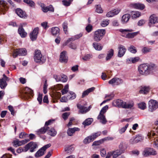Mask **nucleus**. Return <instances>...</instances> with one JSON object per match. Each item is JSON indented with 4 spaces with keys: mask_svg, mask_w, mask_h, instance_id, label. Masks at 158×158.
I'll use <instances>...</instances> for the list:
<instances>
[{
    "mask_svg": "<svg viewBox=\"0 0 158 158\" xmlns=\"http://www.w3.org/2000/svg\"><path fill=\"white\" fill-rule=\"evenodd\" d=\"M155 68V64L146 63L140 65L138 69L140 74L143 75H148L152 72Z\"/></svg>",
    "mask_w": 158,
    "mask_h": 158,
    "instance_id": "nucleus-1",
    "label": "nucleus"
},
{
    "mask_svg": "<svg viewBox=\"0 0 158 158\" xmlns=\"http://www.w3.org/2000/svg\"><path fill=\"white\" fill-rule=\"evenodd\" d=\"M113 104L115 106L126 109H131L133 106L134 105L132 101L126 102L119 99L114 101Z\"/></svg>",
    "mask_w": 158,
    "mask_h": 158,
    "instance_id": "nucleus-2",
    "label": "nucleus"
},
{
    "mask_svg": "<svg viewBox=\"0 0 158 158\" xmlns=\"http://www.w3.org/2000/svg\"><path fill=\"white\" fill-rule=\"evenodd\" d=\"M34 59L35 61L38 63L42 64L44 63L46 60L45 57L43 56L40 50H37L35 52Z\"/></svg>",
    "mask_w": 158,
    "mask_h": 158,
    "instance_id": "nucleus-3",
    "label": "nucleus"
},
{
    "mask_svg": "<svg viewBox=\"0 0 158 158\" xmlns=\"http://www.w3.org/2000/svg\"><path fill=\"white\" fill-rule=\"evenodd\" d=\"M106 33L105 29H99L94 32V39L95 41L99 42L102 38Z\"/></svg>",
    "mask_w": 158,
    "mask_h": 158,
    "instance_id": "nucleus-4",
    "label": "nucleus"
},
{
    "mask_svg": "<svg viewBox=\"0 0 158 158\" xmlns=\"http://www.w3.org/2000/svg\"><path fill=\"white\" fill-rule=\"evenodd\" d=\"M119 31L123 34L122 35L123 36L128 38H133L139 33V32L137 31L131 33H128L126 34H125V32H131L133 31V30L131 29H120Z\"/></svg>",
    "mask_w": 158,
    "mask_h": 158,
    "instance_id": "nucleus-5",
    "label": "nucleus"
},
{
    "mask_svg": "<svg viewBox=\"0 0 158 158\" xmlns=\"http://www.w3.org/2000/svg\"><path fill=\"white\" fill-rule=\"evenodd\" d=\"M108 108V106L107 105H106L103 107L101 110L99 114L97 117L98 119L100 120V122L103 124H106L107 122L105 118V116L103 114L106 112Z\"/></svg>",
    "mask_w": 158,
    "mask_h": 158,
    "instance_id": "nucleus-6",
    "label": "nucleus"
},
{
    "mask_svg": "<svg viewBox=\"0 0 158 158\" xmlns=\"http://www.w3.org/2000/svg\"><path fill=\"white\" fill-rule=\"evenodd\" d=\"M76 97V94L73 92H69L68 93L67 97H62L60 99V101L62 102H67L69 100H72L75 99Z\"/></svg>",
    "mask_w": 158,
    "mask_h": 158,
    "instance_id": "nucleus-7",
    "label": "nucleus"
},
{
    "mask_svg": "<svg viewBox=\"0 0 158 158\" xmlns=\"http://www.w3.org/2000/svg\"><path fill=\"white\" fill-rule=\"evenodd\" d=\"M37 145L36 143L31 142L26 145L24 147V152H27L30 149V152H32L34 151L35 149L37 148Z\"/></svg>",
    "mask_w": 158,
    "mask_h": 158,
    "instance_id": "nucleus-8",
    "label": "nucleus"
},
{
    "mask_svg": "<svg viewBox=\"0 0 158 158\" xmlns=\"http://www.w3.org/2000/svg\"><path fill=\"white\" fill-rule=\"evenodd\" d=\"M158 108V102L156 101L151 100L149 102L148 110L153 112Z\"/></svg>",
    "mask_w": 158,
    "mask_h": 158,
    "instance_id": "nucleus-9",
    "label": "nucleus"
},
{
    "mask_svg": "<svg viewBox=\"0 0 158 158\" xmlns=\"http://www.w3.org/2000/svg\"><path fill=\"white\" fill-rule=\"evenodd\" d=\"M156 154V152L153 148H146L143 152V155L145 156L150 155H155Z\"/></svg>",
    "mask_w": 158,
    "mask_h": 158,
    "instance_id": "nucleus-10",
    "label": "nucleus"
},
{
    "mask_svg": "<svg viewBox=\"0 0 158 158\" xmlns=\"http://www.w3.org/2000/svg\"><path fill=\"white\" fill-rule=\"evenodd\" d=\"M26 54L27 51L25 49H16L14 52L13 54V56L14 58H15L18 55L25 56Z\"/></svg>",
    "mask_w": 158,
    "mask_h": 158,
    "instance_id": "nucleus-11",
    "label": "nucleus"
},
{
    "mask_svg": "<svg viewBox=\"0 0 158 158\" xmlns=\"http://www.w3.org/2000/svg\"><path fill=\"white\" fill-rule=\"evenodd\" d=\"M39 28L36 27L30 33V37L32 41H33L36 40L39 33Z\"/></svg>",
    "mask_w": 158,
    "mask_h": 158,
    "instance_id": "nucleus-12",
    "label": "nucleus"
},
{
    "mask_svg": "<svg viewBox=\"0 0 158 158\" xmlns=\"http://www.w3.org/2000/svg\"><path fill=\"white\" fill-rule=\"evenodd\" d=\"M118 57H121L123 56L127 49L124 46L120 45L118 46Z\"/></svg>",
    "mask_w": 158,
    "mask_h": 158,
    "instance_id": "nucleus-13",
    "label": "nucleus"
},
{
    "mask_svg": "<svg viewBox=\"0 0 158 158\" xmlns=\"http://www.w3.org/2000/svg\"><path fill=\"white\" fill-rule=\"evenodd\" d=\"M123 82V81L122 79L120 78L117 77H114L110 80L108 83L110 84L114 85H119L122 84Z\"/></svg>",
    "mask_w": 158,
    "mask_h": 158,
    "instance_id": "nucleus-14",
    "label": "nucleus"
},
{
    "mask_svg": "<svg viewBox=\"0 0 158 158\" xmlns=\"http://www.w3.org/2000/svg\"><path fill=\"white\" fill-rule=\"evenodd\" d=\"M40 6L42 8V10L44 12H47L48 11L53 12L54 8L52 5H50L47 6H45L44 4H41Z\"/></svg>",
    "mask_w": 158,
    "mask_h": 158,
    "instance_id": "nucleus-15",
    "label": "nucleus"
},
{
    "mask_svg": "<svg viewBox=\"0 0 158 158\" xmlns=\"http://www.w3.org/2000/svg\"><path fill=\"white\" fill-rule=\"evenodd\" d=\"M8 9V7L6 6V2L4 1H0V11L3 12V14H5V12Z\"/></svg>",
    "mask_w": 158,
    "mask_h": 158,
    "instance_id": "nucleus-16",
    "label": "nucleus"
},
{
    "mask_svg": "<svg viewBox=\"0 0 158 158\" xmlns=\"http://www.w3.org/2000/svg\"><path fill=\"white\" fill-rule=\"evenodd\" d=\"M9 78L7 77L0 79V87L1 89H4L6 86L7 85L6 81H9Z\"/></svg>",
    "mask_w": 158,
    "mask_h": 158,
    "instance_id": "nucleus-17",
    "label": "nucleus"
},
{
    "mask_svg": "<svg viewBox=\"0 0 158 158\" xmlns=\"http://www.w3.org/2000/svg\"><path fill=\"white\" fill-rule=\"evenodd\" d=\"M77 107L79 109V112L81 114L86 113L90 110V106H89V108H87L86 107L80 104H77Z\"/></svg>",
    "mask_w": 158,
    "mask_h": 158,
    "instance_id": "nucleus-18",
    "label": "nucleus"
},
{
    "mask_svg": "<svg viewBox=\"0 0 158 158\" xmlns=\"http://www.w3.org/2000/svg\"><path fill=\"white\" fill-rule=\"evenodd\" d=\"M66 52H61L60 56V60L61 62L66 63L67 61L68 57L66 55Z\"/></svg>",
    "mask_w": 158,
    "mask_h": 158,
    "instance_id": "nucleus-19",
    "label": "nucleus"
},
{
    "mask_svg": "<svg viewBox=\"0 0 158 158\" xmlns=\"http://www.w3.org/2000/svg\"><path fill=\"white\" fill-rule=\"evenodd\" d=\"M15 12L17 15L20 18H25L26 17V13L20 8L17 9L15 10Z\"/></svg>",
    "mask_w": 158,
    "mask_h": 158,
    "instance_id": "nucleus-20",
    "label": "nucleus"
},
{
    "mask_svg": "<svg viewBox=\"0 0 158 158\" xmlns=\"http://www.w3.org/2000/svg\"><path fill=\"white\" fill-rule=\"evenodd\" d=\"M80 130V129L77 127H74L73 128H69L67 130V134L69 136H71L73 135L76 131H78Z\"/></svg>",
    "mask_w": 158,
    "mask_h": 158,
    "instance_id": "nucleus-21",
    "label": "nucleus"
},
{
    "mask_svg": "<svg viewBox=\"0 0 158 158\" xmlns=\"http://www.w3.org/2000/svg\"><path fill=\"white\" fill-rule=\"evenodd\" d=\"M60 30L57 27H54L51 28V32L53 35H59L60 34Z\"/></svg>",
    "mask_w": 158,
    "mask_h": 158,
    "instance_id": "nucleus-22",
    "label": "nucleus"
},
{
    "mask_svg": "<svg viewBox=\"0 0 158 158\" xmlns=\"http://www.w3.org/2000/svg\"><path fill=\"white\" fill-rule=\"evenodd\" d=\"M150 22L152 24H155L158 23V17L154 14L151 15L150 17Z\"/></svg>",
    "mask_w": 158,
    "mask_h": 158,
    "instance_id": "nucleus-23",
    "label": "nucleus"
},
{
    "mask_svg": "<svg viewBox=\"0 0 158 158\" xmlns=\"http://www.w3.org/2000/svg\"><path fill=\"white\" fill-rule=\"evenodd\" d=\"M33 93V91L28 87H26L23 92V96L25 97L29 96V95H31Z\"/></svg>",
    "mask_w": 158,
    "mask_h": 158,
    "instance_id": "nucleus-24",
    "label": "nucleus"
},
{
    "mask_svg": "<svg viewBox=\"0 0 158 158\" xmlns=\"http://www.w3.org/2000/svg\"><path fill=\"white\" fill-rule=\"evenodd\" d=\"M18 32L22 37H25L27 35V33L25 31L23 27L21 26L18 29Z\"/></svg>",
    "mask_w": 158,
    "mask_h": 158,
    "instance_id": "nucleus-25",
    "label": "nucleus"
},
{
    "mask_svg": "<svg viewBox=\"0 0 158 158\" xmlns=\"http://www.w3.org/2000/svg\"><path fill=\"white\" fill-rule=\"evenodd\" d=\"M49 127L47 126H45L40 129L37 131V134L40 135L44 134L47 130H48Z\"/></svg>",
    "mask_w": 158,
    "mask_h": 158,
    "instance_id": "nucleus-26",
    "label": "nucleus"
},
{
    "mask_svg": "<svg viewBox=\"0 0 158 158\" xmlns=\"http://www.w3.org/2000/svg\"><path fill=\"white\" fill-rule=\"evenodd\" d=\"M127 148V144L125 143L121 142L119 146V150L121 151L122 153H123L124 152Z\"/></svg>",
    "mask_w": 158,
    "mask_h": 158,
    "instance_id": "nucleus-27",
    "label": "nucleus"
},
{
    "mask_svg": "<svg viewBox=\"0 0 158 158\" xmlns=\"http://www.w3.org/2000/svg\"><path fill=\"white\" fill-rule=\"evenodd\" d=\"M130 18V15L129 14L123 15L122 18V22L123 24L127 23L129 20Z\"/></svg>",
    "mask_w": 158,
    "mask_h": 158,
    "instance_id": "nucleus-28",
    "label": "nucleus"
},
{
    "mask_svg": "<svg viewBox=\"0 0 158 158\" xmlns=\"http://www.w3.org/2000/svg\"><path fill=\"white\" fill-rule=\"evenodd\" d=\"M93 121L92 118H89L85 119L82 123V124L85 127L86 126L90 125Z\"/></svg>",
    "mask_w": 158,
    "mask_h": 158,
    "instance_id": "nucleus-29",
    "label": "nucleus"
},
{
    "mask_svg": "<svg viewBox=\"0 0 158 158\" xmlns=\"http://www.w3.org/2000/svg\"><path fill=\"white\" fill-rule=\"evenodd\" d=\"M133 6L136 9L142 10L145 8L144 5L140 3H134L132 4Z\"/></svg>",
    "mask_w": 158,
    "mask_h": 158,
    "instance_id": "nucleus-30",
    "label": "nucleus"
},
{
    "mask_svg": "<svg viewBox=\"0 0 158 158\" xmlns=\"http://www.w3.org/2000/svg\"><path fill=\"white\" fill-rule=\"evenodd\" d=\"M114 54V50L113 49H110L107 52V55L106 59V60H110Z\"/></svg>",
    "mask_w": 158,
    "mask_h": 158,
    "instance_id": "nucleus-31",
    "label": "nucleus"
},
{
    "mask_svg": "<svg viewBox=\"0 0 158 158\" xmlns=\"http://www.w3.org/2000/svg\"><path fill=\"white\" fill-rule=\"evenodd\" d=\"M110 152H111L112 156L113 158H116L122 153L121 151H120L119 150H116Z\"/></svg>",
    "mask_w": 158,
    "mask_h": 158,
    "instance_id": "nucleus-32",
    "label": "nucleus"
},
{
    "mask_svg": "<svg viewBox=\"0 0 158 158\" xmlns=\"http://www.w3.org/2000/svg\"><path fill=\"white\" fill-rule=\"evenodd\" d=\"M132 18L139 17L141 15V13L138 11H132L130 12Z\"/></svg>",
    "mask_w": 158,
    "mask_h": 158,
    "instance_id": "nucleus-33",
    "label": "nucleus"
},
{
    "mask_svg": "<svg viewBox=\"0 0 158 158\" xmlns=\"http://www.w3.org/2000/svg\"><path fill=\"white\" fill-rule=\"evenodd\" d=\"M47 131H48V134L52 136H54L56 134V131L53 128H52L50 129L49 128L48 130H47Z\"/></svg>",
    "mask_w": 158,
    "mask_h": 158,
    "instance_id": "nucleus-34",
    "label": "nucleus"
},
{
    "mask_svg": "<svg viewBox=\"0 0 158 158\" xmlns=\"http://www.w3.org/2000/svg\"><path fill=\"white\" fill-rule=\"evenodd\" d=\"M140 139L139 136H136L135 137H133L130 140V142L131 144L136 143L140 141Z\"/></svg>",
    "mask_w": 158,
    "mask_h": 158,
    "instance_id": "nucleus-35",
    "label": "nucleus"
},
{
    "mask_svg": "<svg viewBox=\"0 0 158 158\" xmlns=\"http://www.w3.org/2000/svg\"><path fill=\"white\" fill-rule=\"evenodd\" d=\"M149 89L150 88L149 87L144 86L139 91V92L140 93L146 94L149 92Z\"/></svg>",
    "mask_w": 158,
    "mask_h": 158,
    "instance_id": "nucleus-36",
    "label": "nucleus"
},
{
    "mask_svg": "<svg viewBox=\"0 0 158 158\" xmlns=\"http://www.w3.org/2000/svg\"><path fill=\"white\" fill-rule=\"evenodd\" d=\"M93 47L97 50L100 51L102 49L103 47L97 43H94L93 44Z\"/></svg>",
    "mask_w": 158,
    "mask_h": 158,
    "instance_id": "nucleus-37",
    "label": "nucleus"
},
{
    "mask_svg": "<svg viewBox=\"0 0 158 158\" xmlns=\"http://www.w3.org/2000/svg\"><path fill=\"white\" fill-rule=\"evenodd\" d=\"M44 151H43L42 149L41 148L35 154V157L37 158L43 156L44 154Z\"/></svg>",
    "mask_w": 158,
    "mask_h": 158,
    "instance_id": "nucleus-38",
    "label": "nucleus"
},
{
    "mask_svg": "<svg viewBox=\"0 0 158 158\" xmlns=\"http://www.w3.org/2000/svg\"><path fill=\"white\" fill-rule=\"evenodd\" d=\"M23 2L31 7H35V3L31 0H23Z\"/></svg>",
    "mask_w": 158,
    "mask_h": 158,
    "instance_id": "nucleus-39",
    "label": "nucleus"
},
{
    "mask_svg": "<svg viewBox=\"0 0 158 158\" xmlns=\"http://www.w3.org/2000/svg\"><path fill=\"white\" fill-rule=\"evenodd\" d=\"M93 141V139H92L90 136H89L85 139L83 141V143L84 144H87Z\"/></svg>",
    "mask_w": 158,
    "mask_h": 158,
    "instance_id": "nucleus-40",
    "label": "nucleus"
},
{
    "mask_svg": "<svg viewBox=\"0 0 158 158\" xmlns=\"http://www.w3.org/2000/svg\"><path fill=\"white\" fill-rule=\"evenodd\" d=\"M128 49L130 52L133 53H135L137 52L135 47L133 45H131L129 47Z\"/></svg>",
    "mask_w": 158,
    "mask_h": 158,
    "instance_id": "nucleus-41",
    "label": "nucleus"
},
{
    "mask_svg": "<svg viewBox=\"0 0 158 158\" xmlns=\"http://www.w3.org/2000/svg\"><path fill=\"white\" fill-rule=\"evenodd\" d=\"M74 150V148L73 146H70L65 148L64 150L65 152H66L67 153H70Z\"/></svg>",
    "mask_w": 158,
    "mask_h": 158,
    "instance_id": "nucleus-42",
    "label": "nucleus"
},
{
    "mask_svg": "<svg viewBox=\"0 0 158 158\" xmlns=\"http://www.w3.org/2000/svg\"><path fill=\"white\" fill-rule=\"evenodd\" d=\"M68 23H67L65 21L62 24L63 28L65 34H67V29H68Z\"/></svg>",
    "mask_w": 158,
    "mask_h": 158,
    "instance_id": "nucleus-43",
    "label": "nucleus"
},
{
    "mask_svg": "<svg viewBox=\"0 0 158 158\" xmlns=\"http://www.w3.org/2000/svg\"><path fill=\"white\" fill-rule=\"evenodd\" d=\"M96 11L98 13H101L103 12V10L102 9L100 5H97L96 6Z\"/></svg>",
    "mask_w": 158,
    "mask_h": 158,
    "instance_id": "nucleus-44",
    "label": "nucleus"
},
{
    "mask_svg": "<svg viewBox=\"0 0 158 158\" xmlns=\"http://www.w3.org/2000/svg\"><path fill=\"white\" fill-rule=\"evenodd\" d=\"M138 106L139 108L142 110H144L146 107V103L143 102L139 103L138 104Z\"/></svg>",
    "mask_w": 158,
    "mask_h": 158,
    "instance_id": "nucleus-45",
    "label": "nucleus"
},
{
    "mask_svg": "<svg viewBox=\"0 0 158 158\" xmlns=\"http://www.w3.org/2000/svg\"><path fill=\"white\" fill-rule=\"evenodd\" d=\"M92 56L90 54H87L85 55L83 57L82 59L84 61H87L92 58Z\"/></svg>",
    "mask_w": 158,
    "mask_h": 158,
    "instance_id": "nucleus-46",
    "label": "nucleus"
},
{
    "mask_svg": "<svg viewBox=\"0 0 158 158\" xmlns=\"http://www.w3.org/2000/svg\"><path fill=\"white\" fill-rule=\"evenodd\" d=\"M69 85H66L64 89L61 91L62 95L67 94L68 91Z\"/></svg>",
    "mask_w": 158,
    "mask_h": 158,
    "instance_id": "nucleus-47",
    "label": "nucleus"
},
{
    "mask_svg": "<svg viewBox=\"0 0 158 158\" xmlns=\"http://www.w3.org/2000/svg\"><path fill=\"white\" fill-rule=\"evenodd\" d=\"M47 80L45 79V82L43 87V92L44 94L47 93V89L48 85L47 84Z\"/></svg>",
    "mask_w": 158,
    "mask_h": 158,
    "instance_id": "nucleus-48",
    "label": "nucleus"
},
{
    "mask_svg": "<svg viewBox=\"0 0 158 158\" xmlns=\"http://www.w3.org/2000/svg\"><path fill=\"white\" fill-rule=\"evenodd\" d=\"M21 143L20 141H19L18 139H16L13 141V145L15 147L20 146H21Z\"/></svg>",
    "mask_w": 158,
    "mask_h": 158,
    "instance_id": "nucleus-49",
    "label": "nucleus"
},
{
    "mask_svg": "<svg viewBox=\"0 0 158 158\" xmlns=\"http://www.w3.org/2000/svg\"><path fill=\"white\" fill-rule=\"evenodd\" d=\"M109 23V20H104L101 23V25L103 27H105L107 26Z\"/></svg>",
    "mask_w": 158,
    "mask_h": 158,
    "instance_id": "nucleus-50",
    "label": "nucleus"
},
{
    "mask_svg": "<svg viewBox=\"0 0 158 158\" xmlns=\"http://www.w3.org/2000/svg\"><path fill=\"white\" fill-rule=\"evenodd\" d=\"M100 135V132H97L93 134L90 135V136L92 139H93V141H94L96 138L99 136Z\"/></svg>",
    "mask_w": 158,
    "mask_h": 158,
    "instance_id": "nucleus-51",
    "label": "nucleus"
},
{
    "mask_svg": "<svg viewBox=\"0 0 158 158\" xmlns=\"http://www.w3.org/2000/svg\"><path fill=\"white\" fill-rule=\"evenodd\" d=\"M152 50L151 48H147L146 47H144L142 50L143 52L144 53H147L148 52H150Z\"/></svg>",
    "mask_w": 158,
    "mask_h": 158,
    "instance_id": "nucleus-52",
    "label": "nucleus"
},
{
    "mask_svg": "<svg viewBox=\"0 0 158 158\" xmlns=\"http://www.w3.org/2000/svg\"><path fill=\"white\" fill-rule=\"evenodd\" d=\"M129 125L128 123L124 127L122 128L121 129L119 130V132L120 134H122L125 132L127 127Z\"/></svg>",
    "mask_w": 158,
    "mask_h": 158,
    "instance_id": "nucleus-53",
    "label": "nucleus"
},
{
    "mask_svg": "<svg viewBox=\"0 0 158 158\" xmlns=\"http://www.w3.org/2000/svg\"><path fill=\"white\" fill-rule=\"evenodd\" d=\"M139 59V58L138 57H136L134 58H131L130 60L132 63H135L138 61Z\"/></svg>",
    "mask_w": 158,
    "mask_h": 158,
    "instance_id": "nucleus-54",
    "label": "nucleus"
},
{
    "mask_svg": "<svg viewBox=\"0 0 158 158\" xmlns=\"http://www.w3.org/2000/svg\"><path fill=\"white\" fill-rule=\"evenodd\" d=\"M70 115L69 112H65L64 113L62 114V117L64 120L66 119Z\"/></svg>",
    "mask_w": 158,
    "mask_h": 158,
    "instance_id": "nucleus-55",
    "label": "nucleus"
},
{
    "mask_svg": "<svg viewBox=\"0 0 158 158\" xmlns=\"http://www.w3.org/2000/svg\"><path fill=\"white\" fill-rule=\"evenodd\" d=\"M120 9H116L114 10H112V11L113 14L114 16L118 15L119 12L120 11Z\"/></svg>",
    "mask_w": 158,
    "mask_h": 158,
    "instance_id": "nucleus-56",
    "label": "nucleus"
},
{
    "mask_svg": "<svg viewBox=\"0 0 158 158\" xmlns=\"http://www.w3.org/2000/svg\"><path fill=\"white\" fill-rule=\"evenodd\" d=\"M92 26L90 25H88L85 28L86 31L88 32H90L92 30Z\"/></svg>",
    "mask_w": 158,
    "mask_h": 158,
    "instance_id": "nucleus-57",
    "label": "nucleus"
},
{
    "mask_svg": "<svg viewBox=\"0 0 158 158\" xmlns=\"http://www.w3.org/2000/svg\"><path fill=\"white\" fill-rule=\"evenodd\" d=\"M63 4L65 6H68L70 4V2L66 0H63L62 1Z\"/></svg>",
    "mask_w": 158,
    "mask_h": 158,
    "instance_id": "nucleus-58",
    "label": "nucleus"
},
{
    "mask_svg": "<svg viewBox=\"0 0 158 158\" xmlns=\"http://www.w3.org/2000/svg\"><path fill=\"white\" fill-rule=\"evenodd\" d=\"M102 141L100 140L95 141L93 143L92 146L99 145L102 143Z\"/></svg>",
    "mask_w": 158,
    "mask_h": 158,
    "instance_id": "nucleus-59",
    "label": "nucleus"
},
{
    "mask_svg": "<svg viewBox=\"0 0 158 158\" xmlns=\"http://www.w3.org/2000/svg\"><path fill=\"white\" fill-rule=\"evenodd\" d=\"M12 155L9 154H5L3 155L1 158H12Z\"/></svg>",
    "mask_w": 158,
    "mask_h": 158,
    "instance_id": "nucleus-60",
    "label": "nucleus"
},
{
    "mask_svg": "<svg viewBox=\"0 0 158 158\" xmlns=\"http://www.w3.org/2000/svg\"><path fill=\"white\" fill-rule=\"evenodd\" d=\"M8 109L10 111L11 114L13 115H14L15 112L13 110V107L11 106H9L8 107Z\"/></svg>",
    "mask_w": 158,
    "mask_h": 158,
    "instance_id": "nucleus-61",
    "label": "nucleus"
},
{
    "mask_svg": "<svg viewBox=\"0 0 158 158\" xmlns=\"http://www.w3.org/2000/svg\"><path fill=\"white\" fill-rule=\"evenodd\" d=\"M55 88L57 90L63 88V85L62 84H58L55 86Z\"/></svg>",
    "mask_w": 158,
    "mask_h": 158,
    "instance_id": "nucleus-62",
    "label": "nucleus"
},
{
    "mask_svg": "<svg viewBox=\"0 0 158 158\" xmlns=\"http://www.w3.org/2000/svg\"><path fill=\"white\" fill-rule=\"evenodd\" d=\"M69 46V48L73 49H75L77 48L76 45L74 43H72L70 44Z\"/></svg>",
    "mask_w": 158,
    "mask_h": 158,
    "instance_id": "nucleus-63",
    "label": "nucleus"
},
{
    "mask_svg": "<svg viewBox=\"0 0 158 158\" xmlns=\"http://www.w3.org/2000/svg\"><path fill=\"white\" fill-rule=\"evenodd\" d=\"M154 147L155 148H158V138L154 140Z\"/></svg>",
    "mask_w": 158,
    "mask_h": 158,
    "instance_id": "nucleus-64",
    "label": "nucleus"
}]
</instances>
